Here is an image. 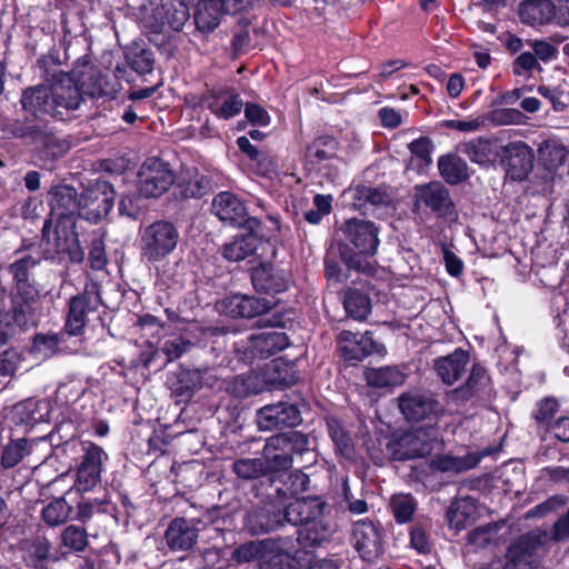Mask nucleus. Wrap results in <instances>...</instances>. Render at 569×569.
Here are the masks:
<instances>
[{
	"mask_svg": "<svg viewBox=\"0 0 569 569\" xmlns=\"http://www.w3.org/2000/svg\"><path fill=\"white\" fill-rule=\"evenodd\" d=\"M141 254L151 262L168 257L179 241V231L167 220H158L141 231Z\"/></svg>",
	"mask_w": 569,
	"mask_h": 569,
	"instance_id": "obj_4",
	"label": "nucleus"
},
{
	"mask_svg": "<svg viewBox=\"0 0 569 569\" xmlns=\"http://www.w3.org/2000/svg\"><path fill=\"white\" fill-rule=\"evenodd\" d=\"M173 180H137V189L140 197L158 198L172 184Z\"/></svg>",
	"mask_w": 569,
	"mask_h": 569,
	"instance_id": "obj_54",
	"label": "nucleus"
},
{
	"mask_svg": "<svg viewBox=\"0 0 569 569\" xmlns=\"http://www.w3.org/2000/svg\"><path fill=\"white\" fill-rule=\"evenodd\" d=\"M389 506L395 520L398 523H407L412 519L418 503L411 495L398 493L390 498Z\"/></svg>",
	"mask_w": 569,
	"mask_h": 569,
	"instance_id": "obj_41",
	"label": "nucleus"
},
{
	"mask_svg": "<svg viewBox=\"0 0 569 569\" xmlns=\"http://www.w3.org/2000/svg\"><path fill=\"white\" fill-rule=\"evenodd\" d=\"M50 196V203L53 210L62 208L64 213L72 214V211L78 207L77 191L67 184L54 187Z\"/></svg>",
	"mask_w": 569,
	"mask_h": 569,
	"instance_id": "obj_46",
	"label": "nucleus"
},
{
	"mask_svg": "<svg viewBox=\"0 0 569 569\" xmlns=\"http://www.w3.org/2000/svg\"><path fill=\"white\" fill-rule=\"evenodd\" d=\"M272 301L246 295H232L221 301V310L231 318H254L267 313Z\"/></svg>",
	"mask_w": 569,
	"mask_h": 569,
	"instance_id": "obj_12",
	"label": "nucleus"
},
{
	"mask_svg": "<svg viewBox=\"0 0 569 569\" xmlns=\"http://www.w3.org/2000/svg\"><path fill=\"white\" fill-rule=\"evenodd\" d=\"M20 359V353L14 349H7L3 352H0V375H12L16 371Z\"/></svg>",
	"mask_w": 569,
	"mask_h": 569,
	"instance_id": "obj_61",
	"label": "nucleus"
},
{
	"mask_svg": "<svg viewBox=\"0 0 569 569\" xmlns=\"http://www.w3.org/2000/svg\"><path fill=\"white\" fill-rule=\"evenodd\" d=\"M191 343L182 337L164 341L161 351L167 356L168 361H172L181 357L189 350Z\"/></svg>",
	"mask_w": 569,
	"mask_h": 569,
	"instance_id": "obj_60",
	"label": "nucleus"
},
{
	"mask_svg": "<svg viewBox=\"0 0 569 569\" xmlns=\"http://www.w3.org/2000/svg\"><path fill=\"white\" fill-rule=\"evenodd\" d=\"M327 427L336 450L342 457L352 459L355 456V447L349 433L345 430L341 422L335 418H329L327 420Z\"/></svg>",
	"mask_w": 569,
	"mask_h": 569,
	"instance_id": "obj_38",
	"label": "nucleus"
},
{
	"mask_svg": "<svg viewBox=\"0 0 569 569\" xmlns=\"http://www.w3.org/2000/svg\"><path fill=\"white\" fill-rule=\"evenodd\" d=\"M198 521L187 518H174L164 531V540L171 551L190 550L198 540Z\"/></svg>",
	"mask_w": 569,
	"mask_h": 569,
	"instance_id": "obj_14",
	"label": "nucleus"
},
{
	"mask_svg": "<svg viewBox=\"0 0 569 569\" xmlns=\"http://www.w3.org/2000/svg\"><path fill=\"white\" fill-rule=\"evenodd\" d=\"M208 108L218 118L228 120L241 112L243 102L238 94L212 93Z\"/></svg>",
	"mask_w": 569,
	"mask_h": 569,
	"instance_id": "obj_32",
	"label": "nucleus"
},
{
	"mask_svg": "<svg viewBox=\"0 0 569 569\" xmlns=\"http://www.w3.org/2000/svg\"><path fill=\"white\" fill-rule=\"evenodd\" d=\"M90 266L94 270H103L107 267V253L103 234L92 240L89 251Z\"/></svg>",
	"mask_w": 569,
	"mask_h": 569,
	"instance_id": "obj_56",
	"label": "nucleus"
},
{
	"mask_svg": "<svg viewBox=\"0 0 569 569\" xmlns=\"http://www.w3.org/2000/svg\"><path fill=\"white\" fill-rule=\"evenodd\" d=\"M127 63L139 74L149 73L153 69V53L139 43H132L124 52Z\"/></svg>",
	"mask_w": 569,
	"mask_h": 569,
	"instance_id": "obj_37",
	"label": "nucleus"
},
{
	"mask_svg": "<svg viewBox=\"0 0 569 569\" xmlns=\"http://www.w3.org/2000/svg\"><path fill=\"white\" fill-rule=\"evenodd\" d=\"M468 362L469 353L457 348L452 353L437 358L433 367L443 383L452 385L462 376Z\"/></svg>",
	"mask_w": 569,
	"mask_h": 569,
	"instance_id": "obj_24",
	"label": "nucleus"
},
{
	"mask_svg": "<svg viewBox=\"0 0 569 569\" xmlns=\"http://www.w3.org/2000/svg\"><path fill=\"white\" fill-rule=\"evenodd\" d=\"M60 338L58 335H38L33 340V352L42 358L53 356L60 350Z\"/></svg>",
	"mask_w": 569,
	"mask_h": 569,
	"instance_id": "obj_53",
	"label": "nucleus"
},
{
	"mask_svg": "<svg viewBox=\"0 0 569 569\" xmlns=\"http://www.w3.org/2000/svg\"><path fill=\"white\" fill-rule=\"evenodd\" d=\"M301 421L298 408L289 402L268 405L258 410L257 422L260 430L295 427Z\"/></svg>",
	"mask_w": 569,
	"mask_h": 569,
	"instance_id": "obj_11",
	"label": "nucleus"
},
{
	"mask_svg": "<svg viewBox=\"0 0 569 569\" xmlns=\"http://www.w3.org/2000/svg\"><path fill=\"white\" fill-rule=\"evenodd\" d=\"M547 158L546 163L550 170H558L559 167L567 166L569 176V151L559 146L548 147L547 148Z\"/></svg>",
	"mask_w": 569,
	"mask_h": 569,
	"instance_id": "obj_59",
	"label": "nucleus"
},
{
	"mask_svg": "<svg viewBox=\"0 0 569 569\" xmlns=\"http://www.w3.org/2000/svg\"><path fill=\"white\" fill-rule=\"evenodd\" d=\"M346 312L355 320L362 321L371 312V301L367 293L358 289H349L343 299Z\"/></svg>",
	"mask_w": 569,
	"mask_h": 569,
	"instance_id": "obj_34",
	"label": "nucleus"
},
{
	"mask_svg": "<svg viewBox=\"0 0 569 569\" xmlns=\"http://www.w3.org/2000/svg\"><path fill=\"white\" fill-rule=\"evenodd\" d=\"M310 479L308 475L300 470H296L288 475L284 481V488H278L279 495L297 496L308 490Z\"/></svg>",
	"mask_w": 569,
	"mask_h": 569,
	"instance_id": "obj_51",
	"label": "nucleus"
},
{
	"mask_svg": "<svg viewBox=\"0 0 569 569\" xmlns=\"http://www.w3.org/2000/svg\"><path fill=\"white\" fill-rule=\"evenodd\" d=\"M558 408L559 405L556 399L546 398L537 405V409L532 415L538 423L550 425V421L558 411Z\"/></svg>",
	"mask_w": 569,
	"mask_h": 569,
	"instance_id": "obj_57",
	"label": "nucleus"
},
{
	"mask_svg": "<svg viewBox=\"0 0 569 569\" xmlns=\"http://www.w3.org/2000/svg\"><path fill=\"white\" fill-rule=\"evenodd\" d=\"M417 198L438 217H450L456 213L449 191L438 180H431L429 183L418 186Z\"/></svg>",
	"mask_w": 569,
	"mask_h": 569,
	"instance_id": "obj_17",
	"label": "nucleus"
},
{
	"mask_svg": "<svg viewBox=\"0 0 569 569\" xmlns=\"http://www.w3.org/2000/svg\"><path fill=\"white\" fill-rule=\"evenodd\" d=\"M99 307L104 310L100 287L97 283H90L86 287L82 296L73 297L70 300L64 326L66 332L70 336L80 335L87 317L96 312Z\"/></svg>",
	"mask_w": 569,
	"mask_h": 569,
	"instance_id": "obj_7",
	"label": "nucleus"
},
{
	"mask_svg": "<svg viewBox=\"0 0 569 569\" xmlns=\"http://www.w3.org/2000/svg\"><path fill=\"white\" fill-rule=\"evenodd\" d=\"M520 20L532 27H540L551 21L557 23V7L550 0L525 1L519 7Z\"/></svg>",
	"mask_w": 569,
	"mask_h": 569,
	"instance_id": "obj_23",
	"label": "nucleus"
},
{
	"mask_svg": "<svg viewBox=\"0 0 569 569\" xmlns=\"http://www.w3.org/2000/svg\"><path fill=\"white\" fill-rule=\"evenodd\" d=\"M162 9L164 10L163 23L174 31L181 30L190 17L188 3L181 0L177 3L166 0L162 3Z\"/></svg>",
	"mask_w": 569,
	"mask_h": 569,
	"instance_id": "obj_43",
	"label": "nucleus"
},
{
	"mask_svg": "<svg viewBox=\"0 0 569 569\" xmlns=\"http://www.w3.org/2000/svg\"><path fill=\"white\" fill-rule=\"evenodd\" d=\"M197 6L194 22L201 32L213 31L219 26L221 16L227 13L222 0H202Z\"/></svg>",
	"mask_w": 569,
	"mask_h": 569,
	"instance_id": "obj_30",
	"label": "nucleus"
},
{
	"mask_svg": "<svg viewBox=\"0 0 569 569\" xmlns=\"http://www.w3.org/2000/svg\"><path fill=\"white\" fill-rule=\"evenodd\" d=\"M487 116L480 114L467 120H446L442 122V127L448 129H455L461 132H475L483 128L487 123Z\"/></svg>",
	"mask_w": 569,
	"mask_h": 569,
	"instance_id": "obj_55",
	"label": "nucleus"
},
{
	"mask_svg": "<svg viewBox=\"0 0 569 569\" xmlns=\"http://www.w3.org/2000/svg\"><path fill=\"white\" fill-rule=\"evenodd\" d=\"M50 89L47 86H36L23 91L21 104L24 111L34 118L43 116L53 117V107L50 99Z\"/></svg>",
	"mask_w": 569,
	"mask_h": 569,
	"instance_id": "obj_27",
	"label": "nucleus"
},
{
	"mask_svg": "<svg viewBox=\"0 0 569 569\" xmlns=\"http://www.w3.org/2000/svg\"><path fill=\"white\" fill-rule=\"evenodd\" d=\"M441 447L437 428H417L395 438L387 448L393 460L403 461L426 457Z\"/></svg>",
	"mask_w": 569,
	"mask_h": 569,
	"instance_id": "obj_2",
	"label": "nucleus"
},
{
	"mask_svg": "<svg viewBox=\"0 0 569 569\" xmlns=\"http://www.w3.org/2000/svg\"><path fill=\"white\" fill-rule=\"evenodd\" d=\"M347 193L353 200V206L359 209L367 206L389 207L393 201V192L387 186L371 187L358 183L355 187H350Z\"/></svg>",
	"mask_w": 569,
	"mask_h": 569,
	"instance_id": "obj_20",
	"label": "nucleus"
},
{
	"mask_svg": "<svg viewBox=\"0 0 569 569\" xmlns=\"http://www.w3.org/2000/svg\"><path fill=\"white\" fill-rule=\"evenodd\" d=\"M410 152L419 158V160L427 166L431 164V152L433 150V143L428 137H420L408 146Z\"/></svg>",
	"mask_w": 569,
	"mask_h": 569,
	"instance_id": "obj_58",
	"label": "nucleus"
},
{
	"mask_svg": "<svg viewBox=\"0 0 569 569\" xmlns=\"http://www.w3.org/2000/svg\"><path fill=\"white\" fill-rule=\"evenodd\" d=\"M476 515L477 506L472 498H458L451 502L447 510L448 525L456 531H461L475 521Z\"/></svg>",
	"mask_w": 569,
	"mask_h": 569,
	"instance_id": "obj_28",
	"label": "nucleus"
},
{
	"mask_svg": "<svg viewBox=\"0 0 569 569\" xmlns=\"http://www.w3.org/2000/svg\"><path fill=\"white\" fill-rule=\"evenodd\" d=\"M233 471L243 479H254L268 472L263 459L258 458H243L234 461Z\"/></svg>",
	"mask_w": 569,
	"mask_h": 569,
	"instance_id": "obj_50",
	"label": "nucleus"
},
{
	"mask_svg": "<svg viewBox=\"0 0 569 569\" xmlns=\"http://www.w3.org/2000/svg\"><path fill=\"white\" fill-rule=\"evenodd\" d=\"M58 219L52 228L53 220H47L42 228L44 250L49 254L67 253L76 260L81 256L78 236L74 231L76 221L72 214L57 213Z\"/></svg>",
	"mask_w": 569,
	"mask_h": 569,
	"instance_id": "obj_3",
	"label": "nucleus"
},
{
	"mask_svg": "<svg viewBox=\"0 0 569 569\" xmlns=\"http://www.w3.org/2000/svg\"><path fill=\"white\" fill-rule=\"evenodd\" d=\"M272 437L268 438L263 447V462L267 471L276 472L287 470L292 465V456L282 446L271 443Z\"/></svg>",
	"mask_w": 569,
	"mask_h": 569,
	"instance_id": "obj_33",
	"label": "nucleus"
},
{
	"mask_svg": "<svg viewBox=\"0 0 569 569\" xmlns=\"http://www.w3.org/2000/svg\"><path fill=\"white\" fill-rule=\"evenodd\" d=\"M457 151L466 154L475 163L487 166L491 161L492 146L488 139L477 138L459 143Z\"/></svg>",
	"mask_w": 569,
	"mask_h": 569,
	"instance_id": "obj_35",
	"label": "nucleus"
},
{
	"mask_svg": "<svg viewBox=\"0 0 569 569\" xmlns=\"http://www.w3.org/2000/svg\"><path fill=\"white\" fill-rule=\"evenodd\" d=\"M247 350L252 358H269L288 346V337L282 331L269 330L248 337Z\"/></svg>",
	"mask_w": 569,
	"mask_h": 569,
	"instance_id": "obj_19",
	"label": "nucleus"
},
{
	"mask_svg": "<svg viewBox=\"0 0 569 569\" xmlns=\"http://www.w3.org/2000/svg\"><path fill=\"white\" fill-rule=\"evenodd\" d=\"M102 449L91 446L88 448L82 463L77 472L74 487L78 491H90L100 483Z\"/></svg>",
	"mask_w": 569,
	"mask_h": 569,
	"instance_id": "obj_21",
	"label": "nucleus"
},
{
	"mask_svg": "<svg viewBox=\"0 0 569 569\" xmlns=\"http://www.w3.org/2000/svg\"><path fill=\"white\" fill-rule=\"evenodd\" d=\"M246 118L254 126L266 127L270 123V116L259 104L247 103L244 108Z\"/></svg>",
	"mask_w": 569,
	"mask_h": 569,
	"instance_id": "obj_63",
	"label": "nucleus"
},
{
	"mask_svg": "<svg viewBox=\"0 0 569 569\" xmlns=\"http://www.w3.org/2000/svg\"><path fill=\"white\" fill-rule=\"evenodd\" d=\"M476 461L471 457H456L451 455L437 456L430 461L435 471L460 473L471 469Z\"/></svg>",
	"mask_w": 569,
	"mask_h": 569,
	"instance_id": "obj_40",
	"label": "nucleus"
},
{
	"mask_svg": "<svg viewBox=\"0 0 569 569\" xmlns=\"http://www.w3.org/2000/svg\"><path fill=\"white\" fill-rule=\"evenodd\" d=\"M28 455H30V447L26 439L12 440L3 449L1 466L4 469L13 468Z\"/></svg>",
	"mask_w": 569,
	"mask_h": 569,
	"instance_id": "obj_47",
	"label": "nucleus"
},
{
	"mask_svg": "<svg viewBox=\"0 0 569 569\" xmlns=\"http://www.w3.org/2000/svg\"><path fill=\"white\" fill-rule=\"evenodd\" d=\"M335 531V526L327 519L325 511L322 516L317 517V519L311 520L310 523H307L303 528H300L297 531L298 537L295 539V541L298 546H317L328 541Z\"/></svg>",
	"mask_w": 569,
	"mask_h": 569,
	"instance_id": "obj_26",
	"label": "nucleus"
},
{
	"mask_svg": "<svg viewBox=\"0 0 569 569\" xmlns=\"http://www.w3.org/2000/svg\"><path fill=\"white\" fill-rule=\"evenodd\" d=\"M343 231L360 254L372 256L376 253L379 239L375 223L351 219L346 222Z\"/></svg>",
	"mask_w": 569,
	"mask_h": 569,
	"instance_id": "obj_15",
	"label": "nucleus"
},
{
	"mask_svg": "<svg viewBox=\"0 0 569 569\" xmlns=\"http://www.w3.org/2000/svg\"><path fill=\"white\" fill-rule=\"evenodd\" d=\"M547 540L548 533L540 529L520 536L509 546L502 569H533L537 562L535 556Z\"/></svg>",
	"mask_w": 569,
	"mask_h": 569,
	"instance_id": "obj_6",
	"label": "nucleus"
},
{
	"mask_svg": "<svg viewBox=\"0 0 569 569\" xmlns=\"http://www.w3.org/2000/svg\"><path fill=\"white\" fill-rule=\"evenodd\" d=\"M337 341L346 361L357 362L372 353L381 355L386 351L385 346L377 342L369 331L359 335L343 330L339 333Z\"/></svg>",
	"mask_w": 569,
	"mask_h": 569,
	"instance_id": "obj_10",
	"label": "nucleus"
},
{
	"mask_svg": "<svg viewBox=\"0 0 569 569\" xmlns=\"http://www.w3.org/2000/svg\"><path fill=\"white\" fill-rule=\"evenodd\" d=\"M212 212L222 222L240 226L246 221L247 210L244 204L231 192L218 193L212 200Z\"/></svg>",
	"mask_w": 569,
	"mask_h": 569,
	"instance_id": "obj_22",
	"label": "nucleus"
},
{
	"mask_svg": "<svg viewBox=\"0 0 569 569\" xmlns=\"http://www.w3.org/2000/svg\"><path fill=\"white\" fill-rule=\"evenodd\" d=\"M398 407L407 421L426 422L428 428H436L446 411L433 395L415 390L403 392L398 398Z\"/></svg>",
	"mask_w": 569,
	"mask_h": 569,
	"instance_id": "obj_5",
	"label": "nucleus"
},
{
	"mask_svg": "<svg viewBox=\"0 0 569 569\" xmlns=\"http://www.w3.org/2000/svg\"><path fill=\"white\" fill-rule=\"evenodd\" d=\"M438 169L442 178H468L467 162L456 153H447L438 159Z\"/></svg>",
	"mask_w": 569,
	"mask_h": 569,
	"instance_id": "obj_44",
	"label": "nucleus"
},
{
	"mask_svg": "<svg viewBox=\"0 0 569 569\" xmlns=\"http://www.w3.org/2000/svg\"><path fill=\"white\" fill-rule=\"evenodd\" d=\"M328 506L318 497L295 499L282 508L284 523L303 528L311 520L322 516Z\"/></svg>",
	"mask_w": 569,
	"mask_h": 569,
	"instance_id": "obj_13",
	"label": "nucleus"
},
{
	"mask_svg": "<svg viewBox=\"0 0 569 569\" xmlns=\"http://www.w3.org/2000/svg\"><path fill=\"white\" fill-rule=\"evenodd\" d=\"M36 266V260L30 256H24L10 264L9 270L17 282L18 291L26 297L33 292L30 283V270Z\"/></svg>",
	"mask_w": 569,
	"mask_h": 569,
	"instance_id": "obj_36",
	"label": "nucleus"
},
{
	"mask_svg": "<svg viewBox=\"0 0 569 569\" xmlns=\"http://www.w3.org/2000/svg\"><path fill=\"white\" fill-rule=\"evenodd\" d=\"M104 78L101 71L87 60H78L72 76L61 74L50 89L53 118H61L64 111L79 108L82 94L91 98L102 97Z\"/></svg>",
	"mask_w": 569,
	"mask_h": 569,
	"instance_id": "obj_1",
	"label": "nucleus"
},
{
	"mask_svg": "<svg viewBox=\"0 0 569 569\" xmlns=\"http://www.w3.org/2000/svg\"><path fill=\"white\" fill-rule=\"evenodd\" d=\"M62 545L73 551H82L87 546V533L79 526H68L61 535Z\"/></svg>",
	"mask_w": 569,
	"mask_h": 569,
	"instance_id": "obj_52",
	"label": "nucleus"
},
{
	"mask_svg": "<svg viewBox=\"0 0 569 569\" xmlns=\"http://www.w3.org/2000/svg\"><path fill=\"white\" fill-rule=\"evenodd\" d=\"M511 148L516 150L515 154L509 158V164L512 168L520 166L518 172H511L509 178H526L532 168V152L525 143L512 144Z\"/></svg>",
	"mask_w": 569,
	"mask_h": 569,
	"instance_id": "obj_48",
	"label": "nucleus"
},
{
	"mask_svg": "<svg viewBox=\"0 0 569 569\" xmlns=\"http://www.w3.org/2000/svg\"><path fill=\"white\" fill-rule=\"evenodd\" d=\"M260 243V238L252 232L236 237L222 248V256L229 261H241L253 254Z\"/></svg>",
	"mask_w": 569,
	"mask_h": 569,
	"instance_id": "obj_31",
	"label": "nucleus"
},
{
	"mask_svg": "<svg viewBox=\"0 0 569 569\" xmlns=\"http://www.w3.org/2000/svg\"><path fill=\"white\" fill-rule=\"evenodd\" d=\"M284 525L282 508L270 502L247 512L244 526L252 535L276 530Z\"/></svg>",
	"mask_w": 569,
	"mask_h": 569,
	"instance_id": "obj_16",
	"label": "nucleus"
},
{
	"mask_svg": "<svg viewBox=\"0 0 569 569\" xmlns=\"http://www.w3.org/2000/svg\"><path fill=\"white\" fill-rule=\"evenodd\" d=\"M369 385L378 388L396 387L405 382V375L398 367L371 369L366 375Z\"/></svg>",
	"mask_w": 569,
	"mask_h": 569,
	"instance_id": "obj_39",
	"label": "nucleus"
},
{
	"mask_svg": "<svg viewBox=\"0 0 569 569\" xmlns=\"http://www.w3.org/2000/svg\"><path fill=\"white\" fill-rule=\"evenodd\" d=\"M533 69H540V66L533 52H522L517 57V59L513 62V71L516 74L529 72L532 71Z\"/></svg>",
	"mask_w": 569,
	"mask_h": 569,
	"instance_id": "obj_64",
	"label": "nucleus"
},
{
	"mask_svg": "<svg viewBox=\"0 0 569 569\" xmlns=\"http://www.w3.org/2000/svg\"><path fill=\"white\" fill-rule=\"evenodd\" d=\"M71 511L68 502L63 498H58L43 508L42 519L48 526L57 527L70 518Z\"/></svg>",
	"mask_w": 569,
	"mask_h": 569,
	"instance_id": "obj_45",
	"label": "nucleus"
},
{
	"mask_svg": "<svg viewBox=\"0 0 569 569\" xmlns=\"http://www.w3.org/2000/svg\"><path fill=\"white\" fill-rule=\"evenodd\" d=\"M271 443H277V446L284 447L286 450H289L291 456H293L295 453L301 455L308 451L310 448L309 437L296 430H290L288 432L272 436Z\"/></svg>",
	"mask_w": 569,
	"mask_h": 569,
	"instance_id": "obj_42",
	"label": "nucleus"
},
{
	"mask_svg": "<svg viewBox=\"0 0 569 569\" xmlns=\"http://www.w3.org/2000/svg\"><path fill=\"white\" fill-rule=\"evenodd\" d=\"M300 549L291 537L266 539V547L259 569H292Z\"/></svg>",
	"mask_w": 569,
	"mask_h": 569,
	"instance_id": "obj_9",
	"label": "nucleus"
},
{
	"mask_svg": "<svg viewBox=\"0 0 569 569\" xmlns=\"http://www.w3.org/2000/svg\"><path fill=\"white\" fill-rule=\"evenodd\" d=\"M492 391L491 379L487 370L480 365H475L463 386L455 390L457 398L469 400L473 397L487 398Z\"/></svg>",
	"mask_w": 569,
	"mask_h": 569,
	"instance_id": "obj_25",
	"label": "nucleus"
},
{
	"mask_svg": "<svg viewBox=\"0 0 569 569\" xmlns=\"http://www.w3.org/2000/svg\"><path fill=\"white\" fill-rule=\"evenodd\" d=\"M183 199L199 198L203 194V180H179L176 187Z\"/></svg>",
	"mask_w": 569,
	"mask_h": 569,
	"instance_id": "obj_62",
	"label": "nucleus"
},
{
	"mask_svg": "<svg viewBox=\"0 0 569 569\" xmlns=\"http://www.w3.org/2000/svg\"><path fill=\"white\" fill-rule=\"evenodd\" d=\"M338 141L331 136L316 138L307 148L306 161L312 168H319L322 162L336 159Z\"/></svg>",
	"mask_w": 569,
	"mask_h": 569,
	"instance_id": "obj_29",
	"label": "nucleus"
},
{
	"mask_svg": "<svg viewBox=\"0 0 569 569\" xmlns=\"http://www.w3.org/2000/svg\"><path fill=\"white\" fill-rule=\"evenodd\" d=\"M266 547V539L250 541L240 545L234 549L232 553L233 560L238 563H247L251 561H258V566L261 563V558Z\"/></svg>",
	"mask_w": 569,
	"mask_h": 569,
	"instance_id": "obj_49",
	"label": "nucleus"
},
{
	"mask_svg": "<svg viewBox=\"0 0 569 569\" xmlns=\"http://www.w3.org/2000/svg\"><path fill=\"white\" fill-rule=\"evenodd\" d=\"M351 543L365 561H375L383 552L382 528L368 518L356 521Z\"/></svg>",
	"mask_w": 569,
	"mask_h": 569,
	"instance_id": "obj_8",
	"label": "nucleus"
},
{
	"mask_svg": "<svg viewBox=\"0 0 569 569\" xmlns=\"http://www.w3.org/2000/svg\"><path fill=\"white\" fill-rule=\"evenodd\" d=\"M289 273L273 264L262 263L256 267L251 273V281L259 292L280 293L289 287Z\"/></svg>",
	"mask_w": 569,
	"mask_h": 569,
	"instance_id": "obj_18",
	"label": "nucleus"
}]
</instances>
